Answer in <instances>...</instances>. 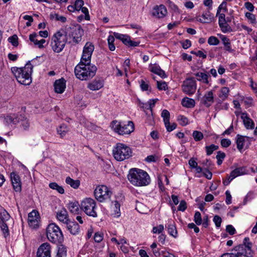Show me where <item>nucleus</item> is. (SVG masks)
Instances as JSON below:
<instances>
[{
    "label": "nucleus",
    "mask_w": 257,
    "mask_h": 257,
    "mask_svg": "<svg viewBox=\"0 0 257 257\" xmlns=\"http://www.w3.org/2000/svg\"><path fill=\"white\" fill-rule=\"evenodd\" d=\"M38 58H40V57H37L32 61H28L24 68H18L17 67L12 68V71L19 83L25 85L31 84L33 65H37L35 61Z\"/></svg>",
    "instance_id": "f257e3e1"
},
{
    "label": "nucleus",
    "mask_w": 257,
    "mask_h": 257,
    "mask_svg": "<svg viewBox=\"0 0 257 257\" xmlns=\"http://www.w3.org/2000/svg\"><path fill=\"white\" fill-rule=\"evenodd\" d=\"M252 244L248 237H245L243 243L234 247L230 252L223 253L220 257H253Z\"/></svg>",
    "instance_id": "f03ea898"
},
{
    "label": "nucleus",
    "mask_w": 257,
    "mask_h": 257,
    "mask_svg": "<svg viewBox=\"0 0 257 257\" xmlns=\"http://www.w3.org/2000/svg\"><path fill=\"white\" fill-rule=\"evenodd\" d=\"M127 179L132 184L136 186H146L151 182L148 174L146 171L138 168H132L130 170Z\"/></svg>",
    "instance_id": "7ed1b4c3"
},
{
    "label": "nucleus",
    "mask_w": 257,
    "mask_h": 257,
    "mask_svg": "<svg viewBox=\"0 0 257 257\" xmlns=\"http://www.w3.org/2000/svg\"><path fill=\"white\" fill-rule=\"evenodd\" d=\"M96 71L97 67L95 65L82 61H80L74 69L76 77L81 80L91 79L95 76Z\"/></svg>",
    "instance_id": "20e7f679"
},
{
    "label": "nucleus",
    "mask_w": 257,
    "mask_h": 257,
    "mask_svg": "<svg viewBox=\"0 0 257 257\" xmlns=\"http://www.w3.org/2000/svg\"><path fill=\"white\" fill-rule=\"evenodd\" d=\"M47 237L52 243L61 244L64 240L62 232L59 227L55 223L49 224L46 229Z\"/></svg>",
    "instance_id": "39448f33"
},
{
    "label": "nucleus",
    "mask_w": 257,
    "mask_h": 257,
    "mask_svg": "<svg viewBox=\"0 0 257 257\" xmlns=\"http://www.w3.org/2000/svg\"><path fill=\"white\" fill-rule=\"evenodd\" d=\"M67 42V36L64 31L57 32L52 38V47L55 52L59 53L64 49Z\"/></svg>",
    "instance_id": "423d86ee"
},
{
    "label": "nucleus",
    "mask_w": 257,
    "mask_h": 257,
    "mask_svg": "<svg viewBox=\"0 0 257 257\" xmlns=\"http://www.w3.org/2000/svg\"><path fill=\"white\" fill-rule=\"evenodd\" d=\"M132 153L131 148L121 143H117L113 149V157L118 161L128 159L132 156Z\"/></svg>",
    "instance_id": "0eeeda50"
},
{
    "label": "nucleus",
    "mask_w": 257,
    "mask_h": 257,
    "mask_svg": "<svg viewBox=\"0 0 257 257\" xmlns=\"http://www.w3.org/2000/svg\"><path fill=\"white\" fill-rule=\"evenodd\" d=\"M110 126L113 131L120 135H128L134 131V124L133 121H128L127 124L113 120Z\"/></svg>",
    "instance_id": "6e6552de"
},
{
    "label": "nucleus",
    "mask_w": 257,
    "mask_h": 257,
    "mask_svg": "<svg viewBox=\"0 0 257 257\" xmlns=\"http://www.w3.org/2000/svg\"><path fill=\"white\" fill-rule=\"evenodd\" d=\"M64 32L67 35L73 39V41L75 44L79 43L81 41V38L83 35V30L81 26L78 24L66 26Z\"/></svg>",
    "instance_id": "1a4fd4ad"
},
{
    "label": "nucleus",
    "mask_w": 257,
    "mask_h": 257,
    "mask_svg": "<svg viewBox=\"0 0 257 257\" xmlns=\"http://www.w3.org/2000/svg\"><path fill=\"white\" fill-rule=\"evenodd\" d=\"M96 199L100 202L110 201L112 203L113 202L111 200V196L112 193L105 185H99L97 186L94 192Z\"/></svg>",
    "instance_id": "9d476101"
},
{
    "label": "nucleus",
    "mask_w": 257,
    "mask_h": 257,
    "mask_svg": "<svg viewBox=\"0 0 257 257\" xmlns=\"http://www.w3.org/2000/svg\"><path fill=\"white\" fill-rule=\"evenodd\" d=\"M81 209L88 216L93 217H97L95 211L96 202L95 200L90 198L84 199L81 203Z\"/></svg>",
    "instance_id": "9b49d317"
},
{
    "label": "nucleus",
    "mask_w": 257,
    "mask_h": 257,
    "mask_svg": "<svg viewBox=\"0 0 257 257\" xmlns=\"http://www.w3.org/2000/svg\"><path fill=\"white\" fill-rule=\"evenodd\" d=\"M196 82L193 77L186 79L182 85L183 92L188 95L193 94L196 91Z\"/></svg>",
    "instance_id": "f8f14e48"
},
{
    "label": "nucleus",
    "mask_w": 257,
    "mask_h": 257,
    "mask_svg": "<svg viewBox=\"0 0 257 257\" xmlns=\"http://www.w3.org/2000/svg\"><path fill=\"white\" fill-rule=\"evenodd\" d=\"M93 51V45L91 43H86L83 48L80 61L84 62L87 64L90 63L91 62V58Z\"/></svg>",
    "instance_id": "ddd939ff"
},
{
    "label": "nucleus",
    "mask_w": 257,
    "mask_h": 257,
    "mask_svg": "<svg viewBox=\"0 0 257 257\" xmlns=\"http://www.w3.org/2000/svg\"><path fill=\"white\" fill-rule=\"evenodd\" d=\"M51 249L49 243H42L38 249L37 257H51Z\"/></svg>",
    "instance_id": "4468645a"
},
{
    "label": "nucleus",
    "mask_w": 257,
    "mask_h": 257,
    "mask_svg": "<svg viewBox=\"0 0 257 257\" xmlns=\"http://www.w3.org/2000/svg\"><path fill=\"white\" fill-rule=\"evenodd\" d=\"M37 214V211L35 210H33L28 214V223L29 226L33 228H36L38 226L39 222L38 220Z\"/></svg>",
    "instance_id": "2eb2a0df"
},
{
    "label": "nucleus",
    "mask_w": 257,
    "mask_h": 257,
    "mask_svg": "<svg viewBox=\"0 0 257 257\" xmlns=\"http://www.w3.org/2000/svg\"><path fill=\"white\" fill-rule=\"evenodd\" d=\"M167 13V11L166 7L161 5L159 6H156L153 10L152 14L154 16L158 18H162L164 17Z\"/></svg>",
    "instance_id": "dca6fc26"
},
{
    "label": "nucleus",
    "mask_w": 257,
    "mask_h": 257,
    "mask_svg": "<svg viewBox=\"0 0 257 257\" xmlns=\"http://www.w3.org/2000/svg\"><path fill=\"white\" fill-rule=\"evenodd\" d=\"M54 90L57 93H62L66 88V81L62 78L56 80L54 84Z\"/></svg>",
    "instance_id": "f3484780"
},
{
    "label": "nucleus",
    "mask_w": 257,
    "mask_h": 257,
    "mask_svg": "<svg viewBox=\"0 0 257 257\" xmlns=\"http://www.w3.org/2000/svg\"><path fill=\"white\" fill-rule=\"evenodd\" d=\"M214 20V16L209 11L203 13L197 18V21L202 23H210Z\"/></svg>",
    "instance_id": "a211bd4d"
},
{
    "label": "nucleus",
    "mask_w": 257,
    "mask_h": 257,
    "mask_svg": "<svg viewBox=\"0 0 257 257\" xmlns=\"http://www.w3.org/2000/svg\"><path fill=\"white\" fill-rule=\"evenodd\" d=\"M103 86V82L100 79H95L92 81L89 82L87 85V87L93 91L99 90Z\"/></svg>",
    "instance_id": "6ab92c4d"
},
{
    "label": "nucleus",
    "mask_w": 257,
    "mask_h": 257,
    "mask_svg": "<svg viewBox=\"0 0 257 257\" xmlns=\"http://www.w3.org/2000/svg\"><path fill=\"white\" fill-rule=\"evenodd\" d=\"M194 75L197 77V80L205 84H208L211 80L210 76L206 72H199L195 73Z\"/></svg>",
    "instance_id": "aec40b11"
},
{
    "label": "nucleus",
    "mask_w": 257,
    "mask_h": 257,
    "mask_svg": "<svg viewBox=\"0 0 257 257\" xmlns=\"http://www.w3.org/2000/svg\"><path fill=\"white\" fill-rule=\"evenodd\" d=\"M66 227L70 232L73 235L77 234L80 231L79 224L76 222L69 221L66 224Z\"/></svg>",
    "instance_id": "412c9836"
},
{
    "label": "nucleus",
    "mask_w": 257,
    "mask_h": 257,
    "mask_svg": "<svg viewBox=\"0 0 257 257\" xmlns=\"http://www.w3.org/2000/svg\"><path fill=\"white\" fill-rule=\"evenodd\" d=\"M203 103L207 107H209L214 102V97L212 91L207 92L203 96Z\"/></svg>",
    "instance_id": "4be33fe9"
},
{
    "label": "nucleus",
    "mask_w": 257,
    "mask_h": 257,
    "mask_svg": "<svg viewBox=\"0 0 257 257\" xmlns=\"http://www.w3.org/2000/svg\"><path fill=\"white\" fill-rule=\"evenodd\" d=\"M150 70L153 73L157 74L162 78H165L167 77V75L165 71L162 70L159 65L157 64L151 65L150 66Z\"/></svg>",
    "instance_id": "5701e85b"
},
{
    "label": "nucleus",
    "mask_w": 257,
    "mask_h": 257,
    "mask_svg": "<svg viewBox=\"0 0 257 257\" xmlns=\"http://www.w3.org/2000/svg\"><path fill=\"white\" fill-rule=\"evenodd\" d=\"M241 118L243 120V124L247 129H252L254 127L253 121L248 117L246 113H242Z\"/></svg>",
    "instance_id": "b1692460"
},
{
    "label": "nucleus",
    "mask_w": 257,
    "mask_h": 257,
    "mask_svg": "<svg viewBox=\"0 0 257 257\" xmlns=\"http://www.w3.org/2000/svg\"><path fill=\"white\" fill-rule=\"evenodd\" d=\"M57 218L59 221L66 224L70 221L68 219L67 212L65 209H63L57 213Z\"/></svg>",
    "instance_id": "393cba45"
},
{
    "label": "nucleus",
    "mask_w": 257,
    "mask_h": 257,
    "mask_svg": "<svg viewBox=\"0 0 257 257\" xmlns=\"http://www.w3.org/2000/svg\"><path fill=\"white\" fill-rule=\"evenodd\" d=\"M220 39L224 45V49L229 52H233L234 50L231 48L230 40L226 36L224 35H221Z\"/></svg>",
    "instance_id": "a878e982"
},
{
    "label": "nucleus",
    "mask_w": 257,
    "mask_h": 257,
    "mask_svg": "<svg viewBox=\"0 0 257 257\" xmlns=\"http://www.w3.org/2000/svg\"><path fill=\"white\" fill-rule=\"evenodd\" d=\"M230 173L232 179H234L239 176L246 174L247 171L245 167H242L235 169L232 171Z\"/></svg>",
    "instance_id": "bb28decb"
},
{
    "label": "nucleus",
    "mask_w": 257,
    "mask_h": 257,
    "mask_svg": "<svg viewBox=\"0 0 257 257\" xmlns=\"http://www.w3.org/2000/svg\"><path fill=\"white\" fill-rule=\"evenodd\" d=\"M80 205L77 201L70 202L68 205L69 211L74 214H78L79 211Z\"/></svg>",
    "instance_id": "cd10ccee"
},
{
    "label": "nucleus",
    "mask_w": 257,
    "mask_h": 257,
    "mask_svg": "<svg viewBox=\"0 0 257 257\" xmlns=\"http://www.w3.org/2000/svg\"><path fill=\"white\" fill-rule=\"evenodd\" d=\"M182 105L187 108H192L195 105V100L193 99L185 97L182 99Z\"/></svg>",
    "instance_id": "c85d7f7f"
},
{
    "label": "nucleus",
    "mask_w": 257,
    "mask_h": 257,
    "mask_svg": "<svg viewBox=\"0 0 257 257\" xmlns=\"http://www.w3.org/2000/svg\"><path fill=\"white\" fill-rule=\"evenodd\" d=\"M69 131V129L66 124H62L57 128V133L61 138H63Z\"/></svg>",
    "instance_id": "c756f323"
},
{
    "label": "nucleus",
    "mask_w": 257,
    "mask_h": 257,
    "mask_svg": "<svg viewBox=\"0 0 257 257\" xmlns=\"http://www.w3.org/2000/svg\"><path fill=\"white\" fill-rule=\"evenodd\" d=\"M245 138H247L239 135H237L236 136V143L237 145V148L240 152H241L243 149Z\"/></svg>",
    "instance_id": "7c9ffc66"
},
{
    "label": "nucleus",
    "mask_w": 257,
    "mask_h": 257,
    "mask_svg": "<svg viewBox=\"0 0 257 257\" xmlns=\"http://www.w3.org/2000/svg\"><path fill=\"white\" fill-rule=\"evenodd\" d=\"M66 183L70 185V186L74 189H77L80 185V181L78 180H73L70 177H67L65 180Z\"/></svg>",
    "instance_id": "2f4dec72"
},
{
    "label": "nucleus",
    "mask_w": 257,
    "mask_h": 257,
    "mask_svg": "<svg viewBox=\"0 0 257 257\" xmlns=\"http://www.w3.org/2000/svg\"><path fill=\"white\" fill-rule=\"evenodd\" d=\"M18 119L19 120L18 122L21 123V125L24 130H27L29 128L30 125L29 120L24 116L20 115L18 116Z\"/></svg>",
    "instance_id": "473e14b6"
},
{
    "label": "nucleus",
    "mask_w": 257,
    "mask_h": 257,
    "mask_svg": "<svg viewBox=\"0 0 257 257\" xmlns=\"http://www.w3.org/2000/svg\"><path fill=\"white\" fill-rule=\"evenodd\" d=\"M168 233L174 237H176L177 235V231L175 225L174 224H169L167 226Z\"/></svg>",
    "instance_id": "72a5a7b5"
},
{
    "label": "nucleus",
    "mask_w": 257,
    "mask_h": 257,
    "mask_svg": "<svg viewBox=\"0 0 257 257\" xmlns=\"http://www.w3.org/2000/svg\"><path fill=\"white\" fill-rule=\"evenodd\" d=\"M229 89L227 87H223L221 88L219 94V97L222 100H225L228 96Z\"/></svg>",
    "instance_id": "f704fd0d"
},
{
    "label": "nucleus",
    "mask_w": 257,
    "mask_h": 257,
    "mask_svg": "<svg viewBox=\"0 0 257 257\" xmlns=\"http://www.w3.org/2000/svg\"><path fill=\"white\" fill-rule=\"evenodd\" d=\"M18 116H16L15 114H13L11 115H8L5 118V120L7 123H16L19 122V120L18 119Z\"/></svg>",
    "instance_id": "c9c22d12"
},
{
    "label": "nucleus",
    "mask_w": 257,
    "mask_h": 257,
    "mask_svg": "<svg viewBox=\"0 0 257 257\" xmlns=\"http://www.w3.org/2000/svg\"><path fill=\"white\" fill-rule=\"evenodd\" d=\"M10 215L5 210L0 212V224L9 220Z\"/></svg>",
    "instance_id": "e433bc0d"
},
{
    "label": "nucleus",
    "mask_w": 257,
    "mask_h": 257,
    "mask_svg": "<svg viewBox=\"0 0 257 257\" xmlns=\"http://www.w3.org/2000/svg\"><path fill=\"white\" fill-rule=\"evenodd\" d=\"M49 187L53 190H56L60 194H63L64 193L63 188L62 186L58 185V184L55 182L50 183Z\"/></svg>",
    "instance_id": "4c0bfd02"
},
{
    "label": "nucleus",
    "mask_w": 257,
    "mask_h": 257,
    "mask_svg": "<svg viewBox=\"0 0 257 257\" xmlns=\"http://www.w3.org/2000/svg\"><path fill=\"white\" fill-rule=\"evenodd\" d=\"M57 254L61 256V257H66L67 250L66 248L62 243L59 244Z\"/></svg>",
    "instance_id": "58836bf2"
},
{
    "label": "nucleus",
    "mask_w": 257,
    "mask_h": 257,
    "mask_svg": "<svg viewBox=\"0 0 257 257\" xmlns=\"http://www.w3.org/2000/svg\"><path fill=\"white\" fill-rule=\"evenodd\" d=\"M219 26L221 30L223 33L230 32L232 30L231 27L226 23V21H225V22H223L222 23L219 24Z\"/></svg>",
    "instance_id": "ea45409f"
},
{
    "label": "nucleus",
    "mask_w": 257,
    "mask_h": 257,
    "mask_svg": "<svg viewBox=\"0 0 257 257\" xmlns=\"http://www.w3.org/2000/svg\"><path fill=\"white\" fill-rule=\"evenodd\" d=\"M114 36L112 35H109L107 38L108 47L109 50L111 51H114L115 49V47L114 44Z\"/></svg>",
    "instance_id": "a19ab883"
},
{
    "label": "nucleus",
    "mask_w": 257,
    "mask_h": 257,
    "mask_svg": "<svg viewBox=\"0 0 257 257\" xmlns=\"http://www.w3.org/2000/svg\"><path fill=\"white\" fill-rule=\"evenodd\" d=\"M0 228L3 232V233L5 237H6L8 235H9V228L8 225L6 222H3L2 223H1Z\"/></svg>",
    "instance_id": "79ce46f5"
},
{
    "label": "nucleus",
    "mask_w": 257,
    "mask_h": 257,
    "mask_svg": "<svg viewBox=\"0 0 257 257\" xmlns=\"http://www.w3.org/2000/svg\"><path fill=\"white\" fill-rule=\"evenodd\" d=\"M170 112L166 109H164L161 113V116L163 118L164 123L168 124L170 120Z\"/></svg>",
    "instance_id": "37998d69"
},
{
    "label": "nucleus",
    "mask_w": 257,
    "mask_h": 257,
    "mask_svg": "<svg viewBox=\"0 0 257 257\" xmlns=\"http://www.w3.org/2000/svg\"><path fill=\"white\" fill-rule=\"evenodd\" d=\"M192 136L195 141H200L203 138V134L199 131H194L192 133Z\"/></svg>",
    "instance_id": "c03bdc74"
},
{
    "label": "nucleus",
    "mask_w": 257,
    "mask_h": 257,
    "mask_svg": "<svg viewBox=\"0 0 257 257\" xmlns=\"http://www.w3.org/2000/svg\"><path fill=\"white\" fill-rule=\"evenodd\" d=\"M205 149L207 155H210L213 153V151L218 149V146L212 144L209 146H206Z\"/></svg>",
    "instance_id": "a18cd8bd"
},
{
    "label": "nucleus",
    "mask_w": 257,
    "mask_h": 257,
    "mask_svg": "<svg viewBox=\"0 0 257 257\" xmlns=\"http://www.w3.org/2000/svg\"><path fill=\"white\" fill-rule=\"evenodd\" d=\"M226 5V2L224 1L219 5L217 11L216 16H218L220 13H221V11H222L223 13L227 12V9Z\"/></svg>",
    "instance_id": "49530a36"
},
{
    "label": "nucleus",
    "mask_w": 257,
    "mask_h": 257,
    "mask_svg": "<svg viewBox=\"0 0 257 257\" xmlns=\"http://www.w3.org/2000/svg\"><path fill=\"white\" fill-rule=\"evenodd\" d=\"M219 42V39L215 36H210L208 39V43L210 45H217Z\"/></svg>",
    "instance_id": "de8ad7c7"
},
{
    "label": "nucleus",
    "mask_w": 257,
    "mask_h": 257,
    "mask_svg": "<svg viewBox=\"0 0 257 257\" xmlns=\"http://www.w3.org/2000/svg\"><path fill=\"white\" fill-rule=\"evenodd\" d=\"M194 221L197 225H200L202 222L201 213L199 211H196L194 217Z\"/></svg>",
    "instance_id": "09e8293b"
},
{
    "label": "nucleus",
    "mask_w": 257,
    "mask_h": 257,
    "mask_svg": "<svg viewBox=\"0 0 257 257\" xmlns=\"http://www.w3.org/2000/svg\"><path fill=\"white\" fill-rule=\"evenodd\" d=\"M178 120L179 121L180 124L182 126L186 125L188 123V118L183 115H179Z\"/></svg>",
    "instance_id": "8fccbe9b"
},
{
    "label": "nucleus",
    "mask_w": 257,
    "mask_h": 257,
    "mask_svg": "<svg viewBox=\"0 0 257 257\" xmlns=\"http://www.w3.org/2000/svg\"><path fill=\"white\" fill-rule=\"evenodd\" d=\"M157 88L160 90H166L168 88L167 84L166 82H165V81L161 82V81H157Z\"/></svg>",
    "instance_id": "3c124183"
},
{
    "label": "nucleus",
    "mask_w": 257,
    "mask_h": 257,
    "mask_svg": "<svg viewBox=\"0 0 257 257\" xmlns=\"http://www.w3.org/2000/svg\"><path fill=\"white\" fill-rule=\"evenodd\" d=\"M11 179L12 181V183H14V182H19L21 181L20 176L15 172H12L11 173Z\"/></svg>",
    "instance_id": "603ef678"
},
{
    "label": "nucleus",
    "mask_w": 257,
    "mask_h": 257,
    "mask_svg": "<svg viewBox=\"0 0 257 257\" xmlns=\"http://www.w3.org/2000/svg\"><path fill=\"white\" fill-rule=\"evenodd\" d=\"M84 2L82 0H76L75 1L74 7L75 8L76 11H79L83 7Z\"/></svg>",
    "instance_id": "864d4df0"
},
{
    "label": "nucleus",
    "mask_w": 257,
    "mask_h": 257,
    "mask_svg": "<svg viewBox=\"0 0 257 257\" xmlns=\"http://www.w3.org/2000/svg\"><path fill=\"white\" fill-rule=\"evenodd\" d=\"M245 16L250 21V23L252 24L256 23V19L254 15L250 13L247 12L245 13Z\"/></svg>",
    "instance_id": "5fc2aeb1"
},
{
    "label": "nucleus",
    "mask_w": 257,
    "mask_h": 257,
    "mask_svg": "<svg viewBox=\"0 0 257 257\" xmlns=\"http://www.w3.org/2000/svg\"><path fill=\"white\" fill-rule=\"evenodd\" d=\"M18 37L15 35L9 38V42L14 46H17L18 45Z\"/></svg>",
    "instance_id": "6e6d98bb"
},
{
    "label": "nucleus",
    "mask_w": 257,
    "mask_h": 257,
    "mask_svg": "<svg viewBox=\"0 0 257 257\" xmlns=\"http://www.w3.org/2000/svg\"><path fill=\"white\" fill-rule=\"evenodd\" d=\"M103 238V233H99L98 232H96L94 236V239L95 242H101Z\"/></svg>",
    "instance_id": "4d7b16f0"
},
{
    "label": "nucleus",
    "mask_w": 257,
    "mask_h": 257,
    "mask_svg": "<svg viewBox=\"0 0 257 257\" xmlns=\"http://www.w3.org/2000/svg\"><path fill=\"white\" fill-rule=\"evenodd\" d=\"M37 37H38V35L36 33H34L30 35L29 39L31 42H33L35 45L38 46V43L39 40H38V39H37Z\"/></svg>",
    "instance_id": "13d9d810"
},
{
    "label": "nucleus",
    "mask_w": 257,
    "mask_h": 257,
    "mask_svg": "<svg viewBox=\"0 0 257 257\" xmlns=\"http://www.w3.org/2000/svg\"><path fill=\"white\" fill-rule=\"evenodd\" d=\"M214 222L215 224V225L217 227H220L221 223L222 222V219L221 218L218 216V215H215L214 216L213 219Z\"/></svg>",
    "instance_id": "bf43d9fd"
},
{
    "label": "nucleus",
    "mask_w": 257,
    "mask_h": 257,
    "mask_svg": "<svg viewBox=\"0 0 257 257\" xmlns=\"http://www.w3.org/2000/svg\"><path fill=\"white\" fill-rule=\"evenodd\" d=\"M164 230V226L163 225L160 224L158 226H154L153 228V232L154 233H161Z\"/></svg>",
    "instance_id": "052dcab7"
},
{
    "label": "nucleus",
    "mask_w": 257,
    "mask_h": 257,
    "mask_svg": "<svg viewBox=\"0 0 257 257\" xmlns=\"http://www.w3.org/2000/svg\"><path fill=\"white\" fill-rule=\"evenodd\" d=\"M187 208V204L185 200H181L178 207L179 211H184Z\"/></svg>",
    "instance_id": "680f3d73"
},
{
    "label": "nucleus",
    "mask_w": 257,
    "mask_h": 257,
    "mask_svg": "<svg viewBox=\"0 0 257 257\" xmlns=\"http://www.w3.org/2000/svg\"><path fill=\"white\" fill-rule=\"evenodd\" d=\"M12 184L15 191L21 192L22 190L21 181L19 182H14V183Z\"/></svg>",
    "instance_id": "e2e57ef3"
},
{
    "label": "nucleus",
    "mask_w": 257,
    "mask_h": 257,
    "mask_svg": "<svg viewBox=\"0 0 257 257\" xmlns=\"http://www.w3.org/2000/svg\"><path fill=\"white\" fill-rule=\"evenodd\" d=\"M167 131L171 132L175 130L177 127V124L175 123H173L172 124H170V121L168 124L164 123Z\"/></svg>",
    "instance_id": "0e129e2a"
},
{
    "label": "nucleus",
    "mask_w": 257,
    "mask_h": 257,
    "mask_svg": "<svg viewBox=\"0 0 257 257\" xmlns=\"http://www.w3.org/2000/svg\"><path fill=\"white\" fill-rule=\"evenodd\" d=\"M221 145L224 148H227L231 145V141L229 139H223L221 141Z\"/></svg>",
    "instance_id": "69168bd1"
},
{
    "label": "nucleus",
    "mask_w": 257,
    "mask_h": 257,
    "mask_svg": "<svg viewBox=\"0 0 257 257\" xmlns=\"http://www.w3.org/2000/svg\"><path fill=\"white\" fill-rule=\"evenodd\" d=\"M226 230L230 235H233L236 232L234 227L232 225H227L226 227Z\"/></svg>",
    "instance_id": "338daca9"
},
{
    "label": "nucleus",
    "mask_w": 257,
    "mask_h": 257,
    "mask_svg": "<svg viewBox=\"0 0 257 257\" xmlns=\"http://www.w3.org/2000/svg\"><path fill=\"white\" fill-rule=\"evenodd\" d=\"M140 87L143 91H147L148 90L149 85L144 80L142 79L140 81Z\"/></svg>",
    "instance_id": "774afa93"
}]
</instances>
